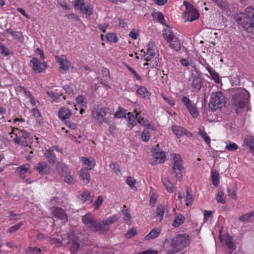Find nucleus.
I'll return each instance as SVG.
<instances>
[{"mask_svg":"<svg viewBox=\"0 0 254 254\" xmlns=\"http://www.w3.org/2000/svg\"><path fill=\"white\" fill-rule=\"evenodd\" d=\"M190 243L189 236L179 234L175 237L167 238L164 242V248L168 254L178 253L188 247Z\"/></svg>","mask_w":254,"mask_h":254,"instance_id":"1","label":"nucleus"},{"mask_svg":"<svg viewBox=\"0 0 254 254\" xmlns=\"http://www.w3.org/2000/svg\"><path fill=\"white\" fill-rule=\"evenodd\" d=\"M232 100L236 112L238 109L244 108L248 103L250 95L248 91L244 88H234L231 90Z\"/></svg>","mask_w":254,"mask_h":254,"instance_id":"2","label":"nucleus"},{"mask_svg":"<svg viewBox=\"0 0 254 254\" xmlns=\"http://www.w3.org/2000/svg\"><path fill=\"white\" fill-rule=\"evenodd\" d=\"M246 12H240L237 14V23L249 32L253 31L254 27V9L247 7Z\"/></svg>","mask_w":254,"mask_h":254,"instance_id":"3","label":"nucleus"},{"mask_svg":"<svg viewBox=\"0 0 254 254\" xmlns=\"http://www.w3.org/2000/svg\"><path fill=\"white\" fill-rule=\"evenodd\" d=\"M11 137L16 144L23 146H28L31 144L32 137L30 134L24 130H20L17 128H14L9 133Z\"/></svg>","mask_w":254,"mask_h":254,"instance_id":"4","label":"nucleus"},{"mask_svg":"<svg viewBox=\"0 0 254 254\" xmlns=\"http://www.w3.org/2000/svg\"><path fill=\"white\" fill-rule=\"evenodd\" d=\"M55 167L57 173L63 178L64 182L70 185L75 183L76 178L74 175L71 174V170L66 164L62 162H58Z\"/></svg>","mask_w":254,"mask_h":254,"instance_id":"5","label":"nucleus"},{"mask_svg":"<svg viewBox=\"0 0 254 254\" xmlns=\"http://www.w3.org/2000/svg\"><path fill=\"white\" fill-rule=\"evenodd\" d=\"M83 223L92 231L100 233H105V228L102 226L101 221L96 220L90 213L86 214L82 218Z\"/></svg>","mask_w":254,"mask_h":254,"instance_id":"6","label":"nucleus"},{"mask_svg":"<svg viewBox=\"0 0 254 254\" xmlns=\"http://www.w3.org/2000/svg\"><path fill=\"white\" fill-rule=\"evenodd\" d=\"M226 103L224 95L220 91L212 92L209 103V108L211 110L221 109Z\"/></svg>","mask_w":254,"mask_h":254,"instance_id":"7","label":"nucleus"},{"mask_svg":"<svg viewBox=\"0 0 254 254\" xmlns=\"http://www.w3.org/2000/svg\"><path fill=\"white\" fill-rule=\"evenodd\" d=\"M172 171L175 174V177L179 180L182 178V172L184 169L183 161L178 154H172Z\"/></svg>","mask_w":254,"mask_h":254,"instance_id":"8","label":"nucleus"},{"mask_svg":"<svg viewBox=\"0 0 254 254\" xmlns=\"http://www.w3.org/2000/svg\"><path fill=\"white\" fill-rule=\"evenodd\" d=\"M127 118L128 123L132 126L131 127L135 126L136 124V122H137L142 126L146 127V128H149L152 130L155 129V127L152 125L149 124L147 120L139 116V114L135 110L132 113L129 112L127 114Z\"/></svg>","mask_w":254,"mask_h":254,"instance_id":"9","label":"nucleus"},{"mask_svg":"<svg viewBox=\"0 0 254 254\" xmlns=\"http://www.w3.org/2000/svg\"><path fill=\"white\" fill-rule=\"evenodd\" d=\"M108 111V108L97 105L95 106L93 109L92 111V116L93 118L98 122L99 125L102 124L103 123H107L109 125V121L106 118Z\"/></svg>","mask_w":254,"mask_h":254,"instance_id":"10","label":"nucleus"},{"mask_svg":"<svg viewBox=\"0 0 254 254\" xmlns=\"http://www.w3.org/2000/svg\"><path fill=\"white\" fill-rule=\"evenodd\" d=\"M186 10L184 13V18L189 21H192L199 17V14L193 5L187 1H184Z\"/></svg>","mask_w":254,"mask_h":254,"instance_id":"11","label":"nucleus"},{"mask_svg":"<svg viewBox=\"0 0 254 254\" xmlns=\"http://www.w3.org/2000/svg\"><path fill=\"white\" fill-rule=\"evenodd\" d=\"M30 66L36 73L45 72L46 69L49 67L46 62H41L36 58H33L30 61Z\"/></svg>","mask_w":254,"mask_h":254,"instance_id":"12","label":"nucleus"},{"mask_svg":"<svg viewBox=\"0 0 254 254\" xmlns=\"http://www.w3.org/2000/svg\"><path fill=\"white\" fill-rule=\"evenodd\" d=\"M188 85L193 91H198L202 86V80L200 77L192 74L188 80Z\"/></svg>","mask_w":254,"mask_h":254,"instance_id":"13","label":"nucleus"},{"mask_svg":"<svg viewBox=\"0 0 254 254\" xmlns=\"http://www.w3.org/2000/svg\"><path fill=\"white\" fill-rule=\"evenodd\" d=\"M182 102L193 118L198 116V113L194 104H192L187 96L183 97Z\"/></svg>","mask_w":254,"mask_h":254,"instance_id":"14","label":"nucleus"},{"mask_svg":"<svg viewBox=\"0 0 254 254\" xmlns=\"http://www.w3.org/2000/svg\"><path fill=\"white\" fill-rule=\"evenodd\" d=\"M55 58L57 63L59 64L61 70L66 72L69 69V64L70 63L67 60L65 56L62 55L61 57L56 56Z\"/></svg>","mask_w":254,"mask_h":254,"instance_id":"15","label":"nucleus"},{"mask_svg":"<svg viewBox=\"0 0 254 254\" xmlns=\"http://www.w3.org/2000/svg\"><path fill=\"white\" fill-rule=\"evenodd\" d=\"M141 52H143L144 56H146L145 60L147 62H150L152 59L157 57L156 56L155 51L153 47V43L151 42H149L147 44L146 52H144L143 49L141 51Z\"/></svg>","mask_w":254,"mask_h":254,"instance_id":"16","label":"nucleus"},{"mask_svg":"<svg viewBox=\"0 0 254 254\" xmlns=\"http://www.w3.org/2000/svg\"><path fill=\"white\" fill-rule=\"evenodd\" d=\"M221 242L225 244L226 247L231 250L234 251L236 249V246L233 242V239L229 234H226L223 237L220 236Z\"/></svg>","mask_w":254,"mask_h":254,"instance_id":"17","label":"nucleus"},{"mask_svg":"<svg viewBox=\"0 0 254 254\" xmlns=\"http://www.w3.org/2000/svg\"><path fill=\"white\" fill-rule=\"evenodd\" d=\"M35 169L41 175L47 174L50 172V166L45 162L38 163L35 167Z\"/></svg>","mask_w":254,"mask_h":254,"instance_id":"18","label":"nucleus"},{"mask_svg":"<svg viewBox=\"0 0 254 254\" xmlns=\"http://www.w3.org/2000/svg\"><path fill=\"white\" fill-rule=\"evenodd\" d=\"M172 130L178 137H180L184 135H186L188 136H191L192 135L191 133L187 131L185 128L180 126H173Z\"/></svg>","mask_w":254,"mask_h":254,"instance_id":"19","label":"nucleus"},{"mask_svg":"<svg viewBox=\"0 0 254 254\" xmlns=\"http://www.w3.org/2000/svg\"><path fill=\"white\" fill-rule=\"evenodd\" d=\"M54 216L57 218L66 221L67 220V216L66 215L64 211L60 207H56L52 211Z\"/></svg>","mask_w":254,"mask_h":254,"instance_id":"20","label":"nucleus"},{"mask_svg":"<svg viewBox=\"0 0 254 254\" xmlns=\"http://www.w3.org/2000/svg\"><path fill=\"white\" fill-rule=\"evenodd\" d=\"M119 217L117 215H114L110 218L101 221L102 226L105 228V233L109 230V226L118 221Z\"/></svg>","mask_w":254,"mask_h":254,"instance_id":"21","label":"nucleus"},{"mask_svg":"<svg viewBox=\"0 0 254 254\" xmlns=\"http://www.w3.org/2000/svg\"><path fill=\"white\" fill-rule=\"evenodd\" d=\"M79 178L86 185L88 184L90 181V175L88 170L85 168H82L79 171Z\"/></svg>","mask_w":254,"mask_h":254,"instance_id":"22","label":"nucleus"},{"mask_svg":"<svg viewBox=\"0 0 254 254\" xmlns=\"http://www.w3.org/2000/svg\"><path fill=\"white\" fill-rule=\"evenodd\" d=\"M71 115V112L69 109L66 108H62L59 111V118L61 120L64 121L65 123L67 122L66 120L70 118Z\"/></svg>","mask_w":254,"mask_h":254,"instance_id":"23","label":"nucleus"},{"mask_svg":"<svg viewBox=\"0 0 254 254\" xmlns=\"http://www.w3.org/2000/svg\"><path fill=\"white\" fill-rule=\"evenodd\" d=\"M45 156H46L48 162L52 165H54L57 161L56 155L54 152L51 150L47 149L45 152Z\"/></svg>","mask_w":254,"mask_h":254,"instance_id":"24","label":"nucleus"},{"mask_svg":"<svg viewBox=\"0 0 254 254\" xmlns=\"http://www.w3.org/2000/svg\"><path fill=\"white\" fill-rule=\"evenodd\" d=\"M244 144L248 147L250 152L254 155V138L252 136L247 137L244 140Z\"/></svg>","mask_w":254,"mask_h":254,"instance_id":"25","label":"nucleus"},{"mask_svg":"<svg viewBox=\"0 0 254 254\" xmlns=\"http://www.w3.org/2000/svg\"><path fill=\"white\" fill-rule=\"evenodd\" d=\"M160 234L159 228L156 227L153 228L145 237L146 240H150L157 238Z\"/></svg>","mask_w":254,"mask_h":254,"instance_id":"26","label":"nucleus"},{"mask_svg":"<svg viewBox=\"0 0 254 254\" xmlns=\"http://www.w3.org/2000/svg\"><path fill=\"white\" fill-rule=\"evenodd\" d=\"M164 214V207L161 204H159L157 206L156 214L155 216L157 221L160 222L163 218Z\"/></svg>","mask_w":254,"mask_h":254,"instance_id":"27","label":"nucleus"},{"mask_svg":"<svg viewBox=\"0 0 254 254\" xmlns=\"http://www.w3.org/2000/svg\"><path fill=\"white\" fill-rule=\"evenodd\" d=\"M239 219L243 222H250L254 221V212L252 211L241 216Z\"/></svg>","mask_w":254,"mask_h":254,"instance_id":"28","label":"nucleus"},{"mask_svg":"<svg viewBox=\"0 0 254 254\" xmlns=\"http://www.w3.org/2000/svg\"><path fill=\"white\" fill-rule=\"evenodd\" d=\"M81 160L82 161L84 165L87 166V170L92 169L95 165V161L93 159L90 160V159L88 158L82 157Z\"/></svg>","mask_w":254,"mask_h":254,"instance_id":"29","label":"nucleus"},{"mask_svg":"<svg viewBox=\"0 0 254 254\" xmlns=\"http://www.w3.org/2000/svg\"><path fill=\"white\" fill-rule=\"evenodd\" d=\"M80 10L82 13L86 15V17H89L93 13L92 7L90 5L84 4V6L80 8Z\"/></svg>","mask_w":254,"mask_h":254,"instance_id":"30","label":"nucleus"},{"mask_svg":"<svg viewBox=\"0 0 254 254\" xmlns=\"http://www.w3.org/2000/svg\"><path fill=\"white\" fill-rule=\"evenodd\" d=\"M137 94L141 97L146 98L149 97L150 93L146 88L143 86L139 87L137 90Z\"/></svg>","mask_w":254,"mask_h":254,"instance_id":"31","label":"nucleus"},{"mask_svg":"<svg viewBox=\"0 0 254 254\" xmlns=\"http://www.w3.org/2000/svg\"><path fill=\"white\" fill-rule=\"evenodd\" d=\"M154 157L157 163H162L165 161V154L163 151L156 152L154 155Z\"/></svg>","mask_w":254,"mask_h":254,"instance_id":"32","label":"nucleus"},{"mask_svg":"<svg viewBox=\"0 0 254 254\" xmlns=\"http://www.w3.org/2000/svg\"><path fill=\"white\" fill-rule=\"evenodd\" d=\"M162 182L166 190L168 192H171L173 191L174 187L170 182L168 177L162 179Z\"/></svg>","mask_w":254,"mask_h":254,"instance_id":"33","label":"nucleus"},{"mask_svg":"<svg viewBox=\"0 0 254 254\" xmlns=\"http://www.w3.org/2000/svg\"><path fill=\"white\" fill-rule=\"evenodd\" d=\"M185 221V217L182 214H180L176 217L173 222V225L175 227H178L182 224Z\"/></svg>","mask_w":254,"mask_h":254,"instance_id":"34","label":"nucleus"},{"mask_svg":"<svg viewBox=\"0 0 254 254\" xmlns=\"http://www.w3.org/2000/svg\"><path fill=\"white\" fill-rule=\"evenodd\" d=\"M237 191V188L236 186H233L230 189H228L227 192L228 193V196L231 198L236 200L237 199V195H236Z\"/></svg>","mask_w":254,"mask_h":254,"instance_id":"35","label":"nucleus"},{"mask_svg":"<svg viewBox=\"0 0 254 254\" xmlns=\"http://www.w3.org/2000/svg\"><path fill=\"white\" fill-rule=\"evenodd\" d=\"M170 46L175 50L179 51L181 49V44L177 38H175V39L172 42H169Z\"/></svg>","mask_w":254,"mask_h":254,"instance_id":"36","label":"nucleus"},{"mask_svg":"<svg viewBox=\"0 0 254 254\" xmlns=\"http://www.w3.org/2000/svg\"><path fill=\"white\" fill-rule=\"evenodd\" d=\"M211 180L213 185L217 187L219 184V173L216 172H212Z\"/></svg>","mask_w":254,"mask_h":254,"instance_id":"37","label":"nucleus"},{"mask_svg":"<svg viewBox=\"0 0 254 254\" xmlns=\"http://www.w3.org/2000/svg\"><path fill=\"white\" fill-rule=\"evenodd\" d=\"M164 37L168 42H172L176 38L170 30L164 34Z\"/></svg>","mask_w":254,"mask_h":254,"instance_id":"38","label":"nucleus"},{"mask_svg":"<svg viewBox=\"0 0 254 254\" xmlns=\"http://www.w3.org/2000/svg\"><path fill=\"white\" fill-rule=\"evenodd\" d=\"M79 243L76 240H72L70 246V250L72 253H76L79 248Z\"/></svg>","mask_w":254,"mask_h":254,"instance_id":"39","label":"nucleus"},{"mask_svg":"<svg viewBox=\"0 0 254 254\" xmlns=\"http://www.w3.org/2000/svg\"><path fill=\"white\" fill-rule=\"evenodd\" d=\"M90 196V192L88 191H84L79 195L78 197L83 202H84L89 199Z\"/></svg>","mask_w":254,"mask_h":254,"instance_id":"40","label":"nucleus"},{"mask_svg":"<svg viewBox=\"0 0 254 254\" xmlns=\"http://www.w3.org/2000/svg\"><path fill=\"white\" fill-rule=\"evenodd\" d=\"M191 190L190 189H189L188 188L186 190V201H187V205L189 206L190 204L193 200V196L190 194V191Z\"/></svg>","mask_w":254,"mask_h":254,"instance_id":"41","label":"nucleus"},{"mask_svg":"<svg viewBox=\"0 0 254 254\" xmlns=\"http://www.w3.org/2000/svg\"><path fill=\"white\" fill-rule=\"evenodd\" d=\"M110 168L114 170L117 175H121L122 172L117 162H112L110 165Z\"/></svg>","mask_w":254,"mask_h":254,"instance_id":"42","label":"nucleus"},{"mask_svg":"<svg viewBox=\"0 0 254 254\" xmlns=\"http://www.w3.org/2000/svg\"><path fill=\"white\" fill-rule=\"evenodd\" d=\"M198 134L203 138L207 144H209L210 143V138L207 135L206 132L202 131L201 129H199Z\"/></svg>","mask_w":254,"mask_h":254,"instance_id":"43","label":"nucleus"},{"mask_svg":"<svg viewBox=\"0 0 254 254\" xmlns=\"http://www.w3.org/2000/svg\"><path fill=\"white\" fill-rule=\"evenodd\" d=\"M76 102L78 104L82 107L86 106V101L85 97L82 95H79L76 98Z\"/></svg>","mask_w":254,"mask_h":254,"instance_id":"44","label":"nucleus"},{"mask_svg":"<svg viewBox=\"0 0 254 254\" xmlns=\"http://www.w3.org/2000/svg\"><path fill=\"white\" fill-rule=\"evenodd\" d=\"M149 128H145L142 132V139L144 141H147L149 140L150 134L148 130Z\"/></svg>","mask_w":254,"mask_h":254,"instance_id":"45","label":"nucleus"},{"mask_svg":"<svg viewBox=\"0 0 254 254\" xmlns=\"http://www.w3.org/2000/svg\"><path fill=\"white\" fill-rule=\"evenodd\" d=\"M216 200L218 202L224 204L226 202V200L224 198V192L223 191H219L216 196Z\"/></svg>","mask_w":254,"mask_h":254,"instance_id":"46","label":"nucleus"},{"mask_svg":"<svg viewBox=\"0 0 254 254\" xmlns=\"http://www.w3.org/2000/svg\"><path fill=\"white\" fill-rule=\"evenodd\" d=\"M106 38L110 42L116 43L118 41L117 37L114 33H108L106 35Z\"/></svg>","mask_w":254,"mask_h":254,"instance_id":"47","label":"nucleus"},{"mask_svg":"<svg viewBox=\"0 0 254 254\" xmlns=\"http://www.w3.org/2000/svg\"><path fill=\"white\" fill-rule=\"evenodd\" d=\"M126 67L137 80H140L141 79V76L137 73V72L133 69V68L127 64L126 65Z\"/></svg>","mask_w":254,"mask_h":254,"instance_id":"48","label":"nucleus"},{"mask_svg":"<svg viewBox=\"0 0 254 254\" xmlns=\"http://www.w3.org/2000/svg\"><path fill=\"white\" fill-rule=\"evenodd\" d=\"M238 148V146L234 142H232L226 146L225 149L229 151H234Z\"/></svg>","mask_w":254,"mask_h":254,"instance_id":"49","label":"nucleus"},{"mask_svg":"<svg viewBox=\"0 0 254 254\" xmlns=\"http://www.w3.org/2000/svg\"><path fill=\"white\" fill-rule=\"evenodd\" d=\"M103 201V197L101 195H99L97 197V200L95 201L94 204L95 209H98L100 206L102 205Z\"/></svg>","mask_w":254,"mask_h":254,"instance_id":"50","label":"nucleus"},{"mask_svg":"<svg viewBox=\"0 0 254 254\" xmlns=\"http://www.w3.org/2000/svg\"><path fill=\"white\" fill-rule=\"evenodd\" d=\"M30 166V165L29 164L26 163L19 167L17 169V170H18L19 172H21V173H24L29 170Z\"/></svg>","mask_w":254,"mask_h":254,"instance_id":"51","label":"nucleus"},{"mask_svg":"<svg viewBox=\"0 0 254 254\" xmlns=\"http://www.w3.org/2000/svg\"><path fill=\"white\" fill-rule=\"evenodd\" d=\"M63 239H61L60 238H55L54 237L50 238V242L52 244H57L58 247H59L62 244Z\"/></svg>","mask_w":254,"mask_h":254,"instance_id":"52","label":"nucleus"},{"mask_svg":"<svg viewBox=\"0 0 254 254\" xmlns=\"http://www.w3.org/2000/svg\"><path fill=\"white\" fill-rule=\"evenodd\" d=\"M22 225V223L19 222L18 224H17L16 225L11 227L8 229V232L14 233V232H16L20 228V227H21V226Z\"/></svg>","mask_w":254,"mask_h":254,"instance_id":"53","label":"nucleus"},{"mask_svg":"<svg viewBox=\"0 0 254 254\" xmlns=\"http://www.w3.org/2000/svg\"><path fill=\"white\" fill-rule=\"evenodd\" d=\"M27 251L32 253V254H41V250L36 247H30L27 249Z\"/></svg>","mask_w":254,"mask_h":254,"instance_id":"54","label":"nucleus"},{"mask_svg":"<svg viewBox=\"0 0 254 254\" xmlns=\"http://www.w3.org/2000/svg\"><path fill=\"white\" fill-rule=\"evenodd\" d=\"M210 74L215 82H216V83L220 82V80L219 75L216 72L215 70L214 71H212V72Z\"/></svg>","mask_w":254,"mask_h":254,"instance_id":"55","label":"nucleus"},{"mask_svg":"<svg viewBox=\"0 0 254 254\" xmlns=\"http://www.w3.org/2000/svg\"><path fill=\"white\" fill-rule=\"evenodd\" d=\"M127 183L129 186L130 187H134L135 180L131 177H128L126 180Z\"/></svg>","mask_w":254,"mask_h":254,"instance_id":"56","label":"nucleus"},{"mask_svg":"<svg viewBox=\"0 0 254 254\" xmlns=\"http://www.w3.org/2000/svg\"><path fill=\"white\" fill-rule=\"evenodd\" d=\"M84 2L83 0H75L74 5L76 8H79L83 6H84Z\"/></svg>","mask_w":254,"mask_h":254,"instance_id":"57","label":"nucleus"},{"mask_svg":"<svg viewBox=\"0 0 254 254\" xmlns=\"http://www.w3.org/2000/svg\"><path fill=\"white\" fill-rule=\"evenodd\" d=\"M161 97L162 98L170 105L173 106L175 104V101L173 100H171L169 98L167 97L164 94H161Z\"/></svg>","mask_w":254,"mask_h":254,"instance_id":"58","label":"nucleus"},{"mask_svg":"<svg viewBox=\"0 0 254 254\" xmlns=\"http://www.w3.org/2000/svg\"><path fill=\"white\" fill-rule=\"evenodd\" d=\"M136 234V231L135 229H131L126 234V237L127 238H130L132 237L135 236Z\"/></svg>","mask_w":254,"mask_h":254,"instance_id":"59","label":"nucleus"},{"mask_svg":"<svg viewBox=\"0 0 254 254\" xmlns=\"http://www.w3.org/2000/svg\"><path fill=\"white\" fill-rule=\"evenodd\" d=\"M150 63H145L143 64L144 66L148 65L149 64L151 65L153 67H155L156 66L158 65V64L159 62V60L157 57H155V60L153 63H152V61H151L149 62Z\"/></svg>","mask_w":254,"mask_h":254,"instance_id":"60","label":"nucleus"},{"mask_svg":"<svg viewBox=\"0 0 254 254\" xmlns=\"http://www.w3.org/2000/svg\"><path fill=\"white\" fill-rule=\"evenodd\" d=\"M135 254H158V251L156 250H150L144 251Z\"/></svg>","mask_w":254,"mask_h":254,"instance_id":"61","label":"nucleus"},{"mask_svg":"<svg viewBox=\"0 0 254 254\" xmlns=\"http://www.w3.org/2000/svg\"><path fill=\"white\" fill-rule=\"evenodd\" d=\"M157 20L161 23L165 24L164 22L165 21V20L164 19V17L163 14L161 12L157 13Z\"/></svg>","mask_w":254,"mask_h":254,"instance_id":"62","label":"nucleus"},{"mask_svg":"<svg viewBox=\"0 0 254 254\" xmlns=\"http://www.w3.org/2000/svg\"><path fill=\"white\" fill-rule=\"evenodd\" d=\"M33 115L37 118H41V115L39 110L37 108H34L32 110Z\"/></svg>","mask_w":254,"mask_h":254,"instance_id":"63","label":"nucleus"},{"mask_svg":"<svg viewBox=\"0 0 254 254\" xmlns=\"http://www.w3.org/2000/svg\"><path fill=\"white\" fill-rule=\"evenodd\" d=\"M36 237L38 240L40 241H42L46 238L43 233L39 232L37 233Z\"/></svg>","mask_w":254,"mask_h":254,"instance_id":"64","label":"nucleus"}]
</instances>
